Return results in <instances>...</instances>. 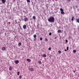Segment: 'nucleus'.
Segmentation results:
<instances>
[{
    "mask_svg": "<svg viewBox=\"0 0 79 79\" xmlns=\"http://www.w3.org/2000/svg\"><path fill=\"white\" fill-rule=\"evenodd\" d=\"M48 21L50 23H54L55 21V18L53 17H50L48 19Z\"/></svg>",
    "mask_w": 79,
    "mask_h": 79,
    "instance_id": "f257e3e1",
    "label": "nucleus"
},
{
    "mask_svg": "<svg viewBox=\"0 0 79 79\" xmlns=\"http://www.w3.org/2000/svg\"><path fill=\"white\" fill-rule=\"evenodd\" d=\"M24 21L25 22H26L27 21H28V19L27 18H25L24 19Z\"/></svg>",
    "mask_w": 79,
    "mask_h": 79,
    "instance_id": "f03ea898",
    "label": "nucleus"
},
{
    "mask_svg": "<svg viewBox=\"0 0 79 79\" xmlns=\"http://www.w3.org/2000/svg\"><path fill=\"white\" fill-rule=\"evenodd\" d=\"M23 29H26V25H24L23 26Z\"/></svg>",
    "mask_w": 79,
    "mask_h": 79,
    "instance_id": "7ed1b4c3",
    "label": "nucleus"
},
{
    "mask_svg": "<svg viewBox=\"0 0 79 79\" xmlns=\"http://www.w3.org/2000/svg\"><path fill=\"white\" fill-rule=\"evenodd\" d=\"M15 63L16 64H18V63H19L18 60L15 61Z\"/></svg>",
    "mask_w": 79,
    "mask_h": 79,
    "instance_id": "20e7f679",
    "label": "nucleus"
},
{
    "mask_svg": "<svg viewBox=\"0 0 79 79\" xmlns=\"http://www.w3.org/2000/svg\"><path fill=\"white\" fill-rule=\"evenodd\" d=\"M43 56V57H47V55H46V54H44L43 55L41 56Z\"/></svg>",
    "mask_w": 79,
    "mask_h": 79,
    "instance_id": "39448f33",
    "label": "nucleus"
},
{
    "mask_svg": "<svg viewBox=\"0 0 79 79\" xmlns=\"http://www.w3.org/2000/svg\"><path fill=\"white\" fill-rule=\"evenodd\" d=\"M27 61H28V62H31V60L30 59H27Z\"/></svg>",
    "mask_w": 79,
    "mask_h": 79,
    "instance_id": "423d86ee",
    "label": "nucleus"
},
{
    "mask_svg": "<svg viewBox=\"0 0 79 79\" xmlns=\"http://www.w3.org/2000/svg\"><path fill=\"white\" fill-rule=\"evenodd\" d=\"M2 3H3L4 4H5L6 2V0H2Z\"/></svg>",
    "mask_w": 79,
    "mask_h": 79,
    "instance_id": "0eeeda50",
    "label": "nucleus"
},
{
    "mask_svg": "<svg viewBox=\"0 0 79 79\" xmlns=\"http://www.w3.org/2000/svg\"><path fill=\"white\" fill-rule=\"evenodd\" d=\"M61 15H64V12L63 11H62L61 12Z\"/></svg>",
    "mask_w": 79,
    "mask_h": 79,
    "instance_id": "6e6552de",
    "label": "nucleus"
},
{
    "mask_svg": "<svg viewBox=\"0 0 79 79\" xmlns=\"http://www.w3.org/2000/svg\"><path fill=\"white\" fill-rule=\"evenodd\" d=\"M2 50H5L6 48L5 47H3L2 48Z\"/></svg>",
    "mask_w": 79,
    "mask_h": 79,
    "instance_id": "1a4fd4ad",
    "label": "nucleus"
},
{
    "mask_svg": "<svg viewBox=\"0 0 79 79\" xmlns=\"http://www.w3.org/2000/svg\"><path fill=\"white\" fill-rule=\"evenodd\" d=\"M74 19V17H72V19H71V21H73V19Z\"/></svg>",
    "mask_w": 79,
    "mask_h": 79,
    "instance_id": "9d476101",
    "label": "nucleus"
},
{
    "mask_svg": "<svg viewBox=\"0 0 79 79\" xmlns=\"http://www.w3.org/2000/svg\"><path fill=\"white\" fill-rule=\"evenodd\" d=\"M9 69L10 71H11V70H12V67L11 66L10 67V68H9Z\"/></svg>",
    "mask_w": 79,
    "mask_h": 79,
    "instance_id": "9b49d317",
    "label": "nucleus"
},
{
    "mask_svg": "<svg viewBox=\"0 0 79 79\" xmlns=\"http://www.w3.org/2000/svg\"><path fill=\"white\" fill-rule=\"evenodd\" d=\"M45 6L47 8H48V4H47L45 5Z\"/></svg>",
    "mask_w": 79,
    "mask_h": 79,
    "instance_id": "f8f14e48",
    "label": "nucleus"
},
{
    "mask_svg": "<svg viewBox=\"0 0 79 79\" xmlns=\"http://www.w3.org/2000/svg\"><path fill=\"white\" fill-rule=\"evenodd\" d=\"M18 45L19 46H21V42H19L18 44Z\"/></svg>",
    "mask_w": 79,
    "mask_h": 79,
    "instance_id": "ddd939ff",
    "label": "nucleus"
},
{
    "mask_svg": "<svg viewBox=\"0 0 79 79\" xmlns=\"http://www.w3.org/2000/svg\"><path fill=\"white\" fill-rule=\"evenodd\" d=\"M30 70L31 71H34V69L32 68H31V69H30Z\"/></svg>",
    "mask_w": 79,
    "mask_h": 79,
    "instance_id": "4468645a",
    "label": "nucleus"
},
{
    "mask_svg": "<svg viewBox=\"0 0 79 79\" xmlns=\"http://www.w3.org/2000/svg\"><path fill=\"white\" fill-rule=\"evenodd\" d=\"M57 32L58 33H60V32H61V30H58L57 31Z\"/></svg>",
    "mask_w": 79,
    "mask_h": 79,
    "instance_id": "2eb2a0df",
    "label": "nucleus"
},
{
    "mask_svg": "<svg viewBox=\"0 0 79 79\" xmlns=\"http://www.w3.org/2000/svg\"><path fill=\"white\" fill-rule=\"evenodd\" d=\"M77 22H78V23H79V18L77 19Z\"/></svg>",
    "mask_w": 79,
    "mask_h": 79,
    "instance_id": "dca6fc26",
    "label": "nucleus"
},
{
    "mask_svg": "<svg viewBox=\"0 0 79 79\" xmlns=\"http://www.w3.org/2000/svg\"><path fill=\"white\" fill-rule=\"evenodd\" d=\"M36 37L37 36L36 35H33V37H34V38H36Z\"/></svg>",
    "mask_w": 79,
    "mask_h": 79,
    "instance_id": "f3484780",
    "label": "nucleus"
},
{
    "mask_svg": "<svg viewBox=\"0 0 79 79\" xmlns=\"http://www.w3.org/2000/svg\"><path fill=\"white\" fill-rule=\"evenodd\" d=\"M60 11H63V9H62V8H61L60 9Z\"/></svg>",
    "mask_w": 79,
    "mask_h": 79,
    "instance_id": "a211bd4d",
    "label": "nucleus"
},
{
    "mask_svg": "<svg viewBox=\"0 0 79 79\" xmlns=\"http://www.w3.org/2000/svg\"><path fill=\"white\" fill-rule=\"evenodd\" d=\"M73 53H76V50H74L73 51Z\"/></svg>",
    "mask_w": 79,
    "mask_h": 79,
    "instance_id": "6ab92c4d",
    "label": "nucleus"
},
{
    "mask_svg": "<svg viewBox=\"0 0 79 79\" xmlns=\"http://www.w3.org/2000/svg\"><path fill=\"white\" fill-rule=\"evenodd\" d=\"M33 19H35V16H33Z\"/></svg>",
    "mask_w": 79,
    "mask_h": 79,
    "instance_id": "aec40b11",
    "label": "nucleus"
},
{
    "mask_svg": "<svg viewBox=\"0 0 79 79\" xmlns=\"http://www.w3.org/2000/svg\"><path fill=\"white\" fill-rule=\"evenodd\" d=\"M2 4V1L0 0V4L1 5Z\"/></svg>",
    "mask_w": 79,
    "mask_h": 79,
    "instance_id": "412c9836",
    "label": "nucleus"
},
{
    "mask_svg": "<svg viewBox=\"0 0 79 79\" xmlns=\"http://www.w3.org/2000/svg\"><path fill=\"white\" fill-rule=\"evenodd\" d=\"M49 35H52V32H50L49 33Z\"/></svg>",
    "mask_w": 79,
    "mask_h": 79,
    "instance_id": "4be33fe9",
    "label": "nucleus"
},
{
    "mask_svg": "<svg viewBox=\"0 0 79 79\" xmlns=\"http://www.w3.org/2000/svg\"><path fill=\"white\" fill-rule=\"evenodd\" d=\"M21 77H22V76H21V75L19 77V79H21Z\"/></svg>",
    "mask_w": 79,
    "mask_h": 79,
    "instance_id": "5701e85b",
    "label": "nucleus"
},
{
    "mask_svg": "<svg viewBox=\"0 0 79 79\" xmlns=\"http://www.w3.org/2000/svg\"><path fill=\"white\" fill-rule=\"evenodd\" d=\"M58 52L59 53H61V51H59Z\"/></svg>",
    "mask_w": 79,
    "mask_h": 79,
    "instance_id": "b1692460",
    "label": "nucleus"
},
{
    "mask_svg": "<svg viewBox=\"0 0 79 79\" xmlns=\"http://www.w3.org/2000/svg\"><path fill=\"white\" fill-rule=\"evenodd\" d=\"M17 2L18 3H20V0L18 1Z\"/></svg>",
    "mask_w": 79,
    "mask_h": 79,
    "instance_id": "393cba45",
    "label": "nucleus"
},
{
    "mask_svg": "<svg viewBox=\"0 0 79 79\" xmlns=\"http://www.w3.org/2000/svg\"><path fill=\"white\" fill-rule=\"evenodd\" d=\"M40 40H42V37L40 38Z\"/></svg>",
    "mask_w": 79,
    "mask_h": 79,
    "instance_id": "a878e982",
    "label": "nucleus"
},
{
    "mask_svg": "<svg viewBox=\"0 0 79 79\" xmlns=\"http://www.w3.org/2000/svg\"><path fill=\"white\" fill-rule=\"evenodd\" d=\"M67 50H68V49H69V47H67Z\"/></svg>",
    "mask_w": 79,
    "mask_h": 79,
    "instance_id": "bb28decb",
    "label": "nucleus"
},
{
    "mask_svg": "<svg viewBox=\"0 0 79 79\" xmlns=\"http://www.w3.org/2000/svg\"><path fill=\"white\" fill-rule=\"evenodd\" d=\"M45 41H48V39H47V38H45Z\"/></svg>",
    "mask_w": 79,
    "mask_h": 79,
    "instance_id": "cd10ccee",
    "label": "nucleus"
},
{
    "mask_svg": "<svg viewBox=\"0 0 79 79\" xmlns=\"http://www.w3.org/2000/svg\"><path fill=\"white\" fill-rule=\"evenodd\" d=\"M39 64H41V61H40L39 62Z\"/></svg>",
    "mask_w": 79,
    "mask_h": 79,
    "instance_id": "c85d7f7f",
    "label": "nucleus"
},
{
    "mask_svg": "<svg viewBox=\"0 0 79 79\" xmlns=\"http://www.w3.org/2000/svg\"><path fill=\"white\" fill-rule=\"evenodd\" d=\"M17 74H18V75H19V72H17Z\"/></svg>",
    "mask_w": 79,
    "mask_h": 79,
    "instance_id": "c756f323",
    "label": "nucleus"
},
{
    "mask_svg": "<svg viewBox=\"0 0 79 79\" xmlns=\"http://www.w3.org/2000/svg\"><path fill=\"white\" fill-rule=\"evenodd\" d=\"M27 1L28 3H29V2H30V0H27Z\"/></svg>",
    "mask_w": 79,
    "mask_h": 79,
    "instance_id": "7c9ffc66",
    "label": "nucleus"
},
{
    "mask_svg": "<svg viewBox=\"0 0 79 79\" xmlns=\"http://www.w3.org/2000/svg\"><path fill=\"white\" fill-rule=\"evenodd\" d=\"M48 50H51V48H49L48 49Z\"/></svg>",
    "mask_w": 79,
    "mask_h": 79,
    "instance_id": "2f4dec72",
    "label": "nucleus"
},
{
    "mask_svg": "<svg viewBox=\"0 0 79 79\" xmlns=\"http://www.w3.org/2000/svg\"><path fill=\"white\" fill-rule=\"evenodd\" d=\"M65 42H68V40H65Z\"/></svg>",
    "mask_w": 79,
    "mask_h": 79,
    "instance_id": "473e14b6",
    "label": "nucleus"
},
{
    "mask_svg": "<svg viewBox=\"0 0 79 79\" xmlns=\"http://www.w3.org/2000/svg\"><path fill=\"white\" fill-rule=\"evenodd\" d=\"M31 2H32V4H34V2H32V1H31Z\"/></svg>",
    "mask_w": 79,
    "mask_h": 79,
    "instance_id": "72a5a7b5",
    "label": "nucleus"
},
{
    "mask_svg": "<svg viewBox=\"0 0 79 79\" xmlns=\"http://www.w3.org/2000/svg\"><path fill=\"white\" fill-rule=\"evenodd\" d=\"M42 1V0H41V1H40V2H44V1Z\"/></svg>",
    "mask_w": 79,
    "mask_h": 79,
    "instance_id": "f704fd0d",
    "label": "nucleus"
},
{
    "mask_svg": "<svg viewBox=\"0 0 79 79\" xmlns=\"http://www.w3.org/2000/svg\"><path fill=\"white\" fill-rule=\"evenodd\" d=\"M76 8H78L77 6H76Z\"/></svg>",
    "mask_w": 79,
    "mask_h": 79,
    "instance_id": "c9c22d12",
    "label": "nucleus"
},
{
    "mask_svg": "<svg viewBox=\"0 0 79 79\" xmlns=\"http://www.w3.org/2000/svg\"><path fill=\"white\" fill-rule=\"evenodd\" d=\"M21 20H22V21H24V19H23V18H22Z\"/></svg>",
    "mask_w": 79,
    "mask_h": 79,
    "instance_id": "e433bc0d",
    "label": "nucleus"
},
{
    "mask_svg": "<svg viewBox=\"0 0 79 79\" xmlns=\"http://www.w3.org/2000/svg\"><path fill=\"white\" fill-rule=\"evenodd\" d=\"M64 51L65 52H66V51H67V50H66V49H64Z\"/></svg>",
    "mask_w": 79,
    "mask_h": 79,
    "instance_id": "4c0bfd02",
    "label": "nucleus"
},
{
    "mask_svg": "<svg viewBox=\"0 0 79 79\" xmlns=\"http://www.w3.org/2000/svg\"><path fill=\"white\" fill-rule=\"evenodd\" d=\"M5 35L6 36V33H5Z\"/></svg>",
    "mask_w": 79,
    "mask_h": 79,
    "instance_id": "58836bf2",
    "label": "nucleus"
},
{
    "mask_svg": "<svg viewBox=\"0 0 79 79\" xmlns=\"http://www.w3.org/2000/svg\"><path fill=\"white\" fill-rule=\"evenodd\" d=\"M77 11H79V9H77Z\"/></svg>",
    "mask_w": 79,
    "mask_h": 79,
    "instance_id": "ea45409f",
    "label": "nucleus"
},
{
    "mask_svg": "<svg viewBox=\"0 0 79 79\" xmlns=\"http://www.w3.org/2000/svg\"><path fill=\"white\" fill-rule=\"evenodd\" d=\"M70 8H71V9H72V6H71L70 7Z\"/></svg>",
    "mask_w": 79,
    "mask_h": 79,
    "instance_id": "a19ab883",
    "label": "nucleus"
},
{
    "mask_svg": "<svg viewBox=\"0 0 79 79\" xmlns=\"http://www.w3.org/2000/svg\"><path fill=\"white\" fill-rule=\"evenodd\" d=\"M73 73H75V72H76V71H73Z\"/></svg>",
    "mask_w": 79,
    "mask_h": 79,
    "instance_id": "79ce46f5",
    "label": "nucleus"
},
{
    "mask_svg": "<svg viewBox=\"0 0 79 79\" xmlns=\"http://www.w3.org/2000/svg\"><path fill=\"white\" fill-rule=\"evenodd\" d=\"M69 38H70V39H71V37H69Z\"/></svg>",
    "mask_w": 79,
    "mask_h": 79,
    "instance_id": "37998d69",
    "label": "nucleus"
},
{
    "mask_svg": "<svg viewBox=\"0 0 79 79\" xmlns=\"http://www.w3.org/2000/svg\"><path fill=\"white\" fill-rule=\"evenodd\" d=\"M19 25H20V24L19 23Z\"/></svg>",
    "mask_w": 79,
    "mask_h": 79,
    "instance_id": "c03bdc74",
    "label": "nucleus"
},
{
    "mask_svg": "<svg viewBox=\"0 0 79 79\" xmlns=\"http://www.w3.org/2000/svg\"><path fill=\"white\" fill-rule=\"evenodd\" d=\"M20 21H21V20L20 19H19Z\"/></svg>",
    "mask_w": 79,
    "mask_h": 79,
    "instance_id": "a18cd8bd",
    "label": "nucleus"
},
{
    "mask_svg": "<svg viewBox=\"0 0 79 79\" xmlns=\"http://www.w3.org/2000/svg\"><path fill=\"white\" fill-rule=\"evenodd\" d=\"M18 23H20V22H18Z\"/></svg>",
    "mask_w": 79,
    "mask_h": 79,
    "instance_id": "49530a36",
    "label": "nucleus"
},
{
    "mask_svg": "<svg viewBox=\"0 0 79 79\" xmlns=\"http://www.w3.org/2000/svg\"><path fill=\"white\" fill-rule=\"evenodd\" d=\"M36 40V39L35 38L34 40Z\"/></svg>",
    "mask_w": 79,
    "mask_h": 79,
    "instance_id": "de8ad7c7",
    "label": "nucleus"
},
{
    "mask_svg": "<svg viewBox=\"0 0 79 79\" xmlns=\"http://www.w3.org/2000/svg\"><path fill=\"white\" fill-rule=\"evenodd\" d=\"M56 37H55V39H56Z\"/></svg>",
    "mask_w": 79,
    "mask_h": 79,
    "instance_id": "09e8293b",
    "label": "nucleus"
},
{
    "mask_svg": "<svg viewBox=\"0 0 79 79\" xmlns=\"http://www.w3.org/2000/svg\"><path fill=\"white\" fill-rule=\"evenodd\" d=\"M23 12L24 13V12H24V11Z\"/></svg>",
    "mask_w": 79,
    "mask_h": 79,
    "instance_id": "8fccbe9b",
    "label": "nucleus"
}]
</instances>
